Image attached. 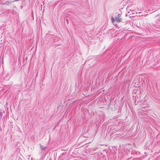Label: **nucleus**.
I'll return each mask as SVG.
<instances>
[{
  "instance_id": "obj_2",
  "label": "nucleus",
  "mask_w": 160,
  "mask_h": 160,
  "mask_svg": "<svg viewBox=\"0 0 160 160\" xmlns=\"http://www.w3.org/2000/svg\"><path fill=\"white\" fill-rule=\"evenodd\" d=\"M40 145L41 148L42 150H44L46 148V146H45V145H42L40 144Z\"/></svg>"
},
{
  "instance_id": "obj_1",
  "label": "nucleus",
  "mask_w": 160,
  "mask_h": 160,
  "mask_svg": "<svg viewBox=\"0 0 160 160\" xmlns=\"http://www.w3.org/2000/svg\"><path fill=\"white\" fill-rule=\"evenodd\" d=\"M121 21V19L119 18V17H115L114 19H113L112 20V22L113 23H114L115 22H120Z\"/></svg>"
}]
</instances>
